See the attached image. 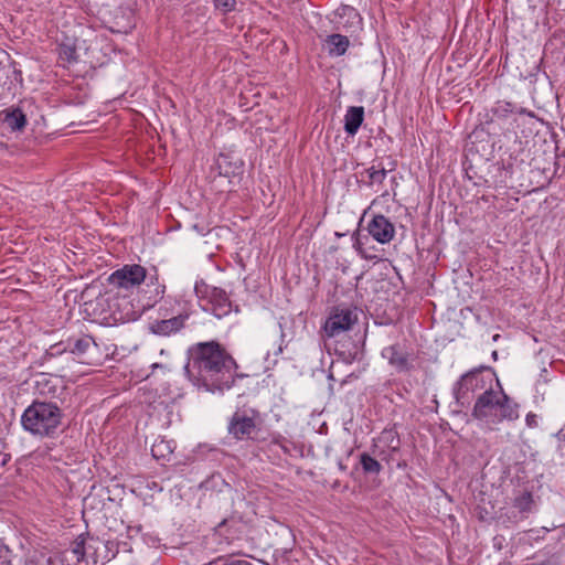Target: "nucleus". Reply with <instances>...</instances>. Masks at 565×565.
I'll list each match as a JSON object with an SVG mask.
<instances>
[{"label":"nucleus","instance_id":"f257e3e1","mask_svg":"<svg viewBox=\"0 0 565 565\" xmlns=\"http://www.w3.org/2000/svg\"><path fill=\"white\" fill-rule=\"evenodd\" d=\"M238 369L233 355L216 340L198 342L188 349L184 372L195 386L207 392L223 393L233 387L236 380L247 377Z\"/></svg>","mask_w":565,"mask_h":565},{"label":"nucleus","instance_id":"f03ea898","mask_svg":"<svg viewBox=\"0 0 565 565\" xmlns=\"http://www.w3.org/2000/svg\"><path fill=\"white\" fill-rule=\"evenodd\" d=\"M471 416L488 426H497L504 420L514 422L519 418V404L500 386L478 395Z\"/></svg>","mask_w":565,"mask_h":565},{"label":"nucleus","instance_id":"7ed1b4c3","mask_svg":"<svg viewBox=\"0 0 565 565\" xmlns=\"http://www.w3.org/2000/svg\"><path fill=\"white\" fill-rule=\"evenodd\" d=\"M63 409L54 402L33 401L21 416L23 429L41 438L53 437L62 425Z\"/></svg>","mask_w":565,"mask_h":565},{"label":"nucleus","instance_id":"20e7f679","mask_svg":"<svg viewBox=\"0 0 565 565\" xmlns=\"http://www.w3.org/2000/svg\"><path fill=\"white\" fill-rule=\"evenodd\" d=\"M493 382L500 387L494 371L490 366L476 367L463 375L454 386V396L458 404L466 406L470 404L472 396L480 392H486L493 387Z\"/></svg>","mask_w":565,"mask_h":565},{"label":"nucleus","instance_id":"39448f33","mask_svg":"<svg viewBox=\"0 0 565 565\" xmlns=\"http://www.w3.org/2000/svg\"><path fill=\"white\" fill-rule=\"evenodd\" d=\"M194 292L199 300L204 302L202 309L217 319L228 316L234 309L233 301L225 289L211 286L203 279L195 282Z\"/></svg>","mask_w":565,"mask_h":565},{"label":"nucleus","instance_id":"423d86ee","mask_svg":"<svg viewBox=\"0 0 565 565\" xmlns=\"http://www.w3.org/2000/svg\"><path fill=\"white\" fill-rule=\"evenodd\" d=\"M52 355H58L70 352L78 359V362L87 365H97V354L99 352L98 344L94 338L88 334L82 337H71L66 341H60L50 348Z\"/></svg>","mask_w":565,"mask_h":565},{"label":"nucleus","instance_id":"0eeeda50","mask_svg":"<svg viewBox=\"0 0 565 565\" xmlns=\"http://www.w3.org/2000/svg\"><path fill=\"white\" fill-rule=\"evenodd\" d=\"M527 141L523 143L521 140H515L513 147L510 148V160L509 166H520L522 163L527 162L532 170H537L543 172L544 174L551 173L547 178L551 179L556 169H553L557 166L556 157L552 151H543L542 159L541 156H534L530 158L531 149L526 148Z\"/></svg>","mask_w":565,"mask_h":565},{"label":"nucleus","instance_id":"6e6552de","mask_svg":"<svg viewBox=\"0 0 565 565\" xmlns=\"http://www.w3.org/2000/svg\"><path fill=\"white\" fill-rule=\"evenodd\" d=\"M262 424L263 419L257 411L252 409L250 415L246 412L237 411L230 419L228 433L237 440H265Z\"/></svg>","mask_w":565,"mask_h":565},{"label":"nucleus","instance_id":"1a4fd4ad","mask_svg":"<svg viewBox=\"0 0 565 565\" xmlns=\"http://www.w3.org/2000/svg\"><path fill=\"white\" fill-rule=\"evenodd\" d=\"M358 322V308L349 305L332 307L323 330L329 338H333L343 331H348Z\"/></svg>","mask_w":565,"mask_h":565},{"label":"nucleus","instance_id":"9d476101","mask_svg":"<svg viewBox=\"0 0 565 565\" xmlns=\"http://www.w3.org/2000/svg\"><path fill=\"white\" fill-rule=\"evenodd\" d=\"M244 172V162L237 156L230 152H221L214 164L211 167L210 178L216 182L217 178H226L227 183L233 184V178L242 175Z\"/></svg>","mask_w":565,"mask_h":565},{"label":"nucleus","instance_id":"9b49d317","mask_svg":"<svg viewBox=\"0 0 565 565\" xmlns=\"http://www.w3.org/2000/svg\"><path fill=\"white\" fill-rule=\"evenodd\" d=\"M514 114H526L530 117H534L533 111L519 107L508 100H497L491 108L487 109L483 114H480V116L482 118V124H486L488 129H494L495 125L505 121Z\"/></svg>","mask_w":565,"mask_h":565},{"label":"nucleus","instance_id":"f8f14e48","mask_svg":"<svg viewBox=\"0 0 565 565\" xmlns=\"http://www.w3.org/2000/svg\"><path fill=\"white\" fill-rule=\"evenodd\" d=\"M66 387L57 377L42 374L35 382L36 397L33 401L54 402L62 407Z\"/></svg>","mask_w":565,"mask_h":565},{"label":"nucleus","instance_id":"ddd939ff","mask_svg":"<svg viewBox=\"0 0 565 565\" xmlns=\"http://www.w3.org/2000/svg\"><path fill=\"white\" fill-rule=\"evenodd\" d=\"M117 554V546L113 541H103L88 535L86 565H105Z\"/></svg>","mask_w":565,"mask_h":565},{"label":"nucleus","instance_id":"4468645a","mask_svg":"<svg viewBox=\"0 0 565 565\" xmlns=\"http://www.w3.org/2000/svg\"><path fill=\"white\" fill-rule=\"evenodd\" d=\"M535 507L536 504L531 491H519V493L512 499L511 509H509L504 514H501L500 519L505 516L508 522L516 524L525 520L529 514L534 511Z\"/></svg>","mask_w":565,"mask_h":565},{"label":"nucleus","instance_id":"2eb2a0df","mask_svg":"<svg viewBox=\"0 0 565 565\" xmlns=\"http://www.w3.org/2000/svg\"><path fill=\"white\" fill-rule=\"evenodd\" d=\"M146 268L141 265H125L115 270L108 278V282L118 288H131L140 285L146 278Z\"/></svg>","mask_w":565,"mask_h":565},{"label":"nucleus","instance_id":"dca6fc26","mask_svg":"<svg viewBox=\"0 0 565 565\" xmlns=\"http://www.w3.org/2000/svg\"><path fill=\"white\" fill-rule=\"evenodd\" d=\"M366 231L380 244H388L395 236L394 224L383 214L373 215Z\"/></svg>","mask_w":565,"mask_h":565},{"label":"nucleus","instance_id":"f3484780","mask_svg":"<svg viewBox=\"0 0 565 565\" xmlns=\"http://www.w3.org/2000/svg\"><path fill=\"white\" fill-rule=\"evenodd\" d=\"M489 130L487 125L482 124L481 118L480 124L468 136L467 147L469 152L479 153L480 156L490 154L492 143Z\"/></svg>","mask_w":565,"mask_h":565},{"label":"nucleus","instance_id":"a211bd4d","mask_svg":"<svg viewBox=\"0 0 565 565\" xmlns=\"http://www.w3.org/2000/svg\"><path fill=\"white\" fill-rule=\"evenodd\" d=\"M189 319L188 312L179 313L169 319L154 320L149 323V331L156 335L169 337L182 330Z\"/></svg>","mask_w":565,"mask_h":565},{"label":"nucleus","instance_id":"6ab92c4d","mask_svg":"<svg viewBox=\"0 0 565 565\" xmlns=\"http://www.w3.org/2000/svg\"><path fill=\"white\" fill-rule=\"evenodd\" d=\"M382 356L386 359L388 364L395 367L397 372H408L412 369V364L408 360L409 353L404 351L398 343L384 348Z\"/></svg>","mask_w":565,"mask_h":565},{"label":"nucleus","instance_id":"aec40b11","mask_svg":"<svg viewBox=\"0 0 565 565\" xmlns=\"http://www.w3.org/2000/svg\"><path fill=\"white\" fill-rule=\"evenodd\" d=\"M364 107L350 106L344 115L343 129L348 136H355L364 121Z\"/></svg>","mask_w":565,"mask_h":565},{"label":"nucleus","instance_id":"412c9836","mask_svg":"<svg viewBox=\"0 0 565 565\" xmlns=\"http://www.w3.org/2000/svg\"><path fill=\"white\" fill-rule=\"evenodd\" d=\"M350 46L349 38L340 33L327 35L323 41V49L331 57H339L345 54Z\"/></svg>","mask_w":565,"mask_h":565},{"label":"nucleus","instance_id":"4be33fe9","mask_svg":"<svg viewBox=\"0 0 565 565\" xmlns=\"http://www.w3.org/2000/svg\"><path fill=\"white\" fill-rule=\"evenodd\" d=\"M214 530L216 534L225 536V539L231 542L237 539L238 534L242 532V518L231 514L228 518H224Z\"/></svg>","mask_w":565,"mask_h":565},{"label":"nucleus","instance_id":"5701e85b","mask_svg":"<svg viewBox=\"0 0 565 565\" xmlns=\"http://www.w3.org/2000/svg\"><path fill=\"white\" fill-rule=\"evenodd\" d=\"M337 15L342 20L340 23L345 29H361L362 17L359 11L349 4H341L337 9Z\"/></svg>","mask_w":565,"mask_h":565},{"label":"nucleus","instance_id":"b1692460","mask_svg":"<svg viewBox=\"0 0 565 565\" xmlns=\"http://www.w3.org/2000/svg\"><path fill=\"white\" fill-rule=\"evenodd\" d=\"M0 116H3V122L12 131H21L28 124L25 114L19 107L2 110Z\"/></svg>","mask_w":565,"mask_h":565},{"label":"nucleus","instance_id":"393cba45","mask_svg":"<svg viewBox=\"0 0 565 565\" xmlns=\"http://www.w3.org/2000/svg\"><path fill=\"white\" fill-rule=\"evenodd\" d=\"M88 535H89L88 532L79 534L71 543V547L64 552V555H66L68 552H71L74 555V557H75V563L76 564H79L82 562L86 563Z\"/></svg>","mask_w":565,"mask_h":565},{"label":"nucleus","instance_id":"a878e982","mask_svg":"<svg viewBox=\"0 0 565 565\" xmlns=\"http://www.w3.org/2000/svg\"><path fill=\"white\" fill-rule=\"evenodd\" d=\"M175 448L173 440L161 438L157 440L151 447L152 457L157 460L170 461Z\"/></svg>","mask_w":565,"mask_h":565},{"label":"nucleus","instance_id":"bb28decb","mask_svg":"<svg viewBox=\"0 0 565 565\" xmlns=\"http://www.w3.org/2000/svg\"><path fill=\"white\" fill-rule=\"evenodd\" d=\"M396 161L391 162V168L386 170L382 163H379L377 166H372L367 169H365V173L367 174L369 181L366 182L367 185H373L375 183L382 184L387 175L388 171H393L396 169Z\"/></svg>","mask_w":565,"mask_h":565},{"label":"nucleus","instance_id":"cd10ccee","mask_svg":"<svg viewBox=\"0 0 565 565\" xmlns=\"http://www.w3.org/2000/svg\"><path fill=\"white\" fill-rule=\"evenodd\" d=\"M359 462L363 473L366 476H377L383 470L381 462L369 452L360 454Z\"/></svg>","mask_w":565,"mask_h":565},{"label":"nucleus","instance_id":"c85d7f7f","mask_svg":"<svg viewBox=\"0 0 565 565\" xmlns=\"http://www.w3.org/2000/svg\"><path fill=\"white\" fill-rule=\"evenodd\" d=\"M381 439L387 444L391 452L399 450L401 439L398 433L395 429H384L382 431Z\"/></svg>","mask_w":565,"mask_h":565},{"label":"nucleus","instance_id":"c756f323","mask_svg":"<svg viewBox=\"0 0 565 565\" xmlns=\"http://www.w3.org/2000/svg\"><path fill=\"white\" fill-rule=\"evenodd\" d=\"M353 238H354L353 247L363 259H365V260H379L380 259V257L376 254L370 253L369 249H366L365 243L359 234L354 235Z\"/></svg>","mask_w":565,"mask_h":565},{"label":"nucleus","instance_id":"7c9ffc66","mask_svg":"<svg viewBox=\"0 0 565 565\" xmlns=\"http://www.w3.org/2000/svg\"><path fill=\"white\" fill-rule=\"evenodd\" d=\"M57 51L60 60L67 63H74L77 61V52L74 45L60 44Z\"/></svg>","mask_w":565,"mask_h":565},{"label":"nucleus","instance_id":"2f4dec72","mask_svg":"<svg viewBox=\"0 0 565 565\" xmlns=\"http://www.w3.org/2000/svg\"><path fill=\"white\" fill-rule=\"evenodd\" d=\"M204 565H253L249 561L233 558L231 556H218Z\"/></svg>","mask_w":565,"mask_h":565},{"label":"nucleus","instance_id":"473e14b6","mask_svg":"<svg viewBox=\"0 0 565 565\" xmlns=\"http://www.w3.org/2000/svg\"><path fill=\"white\" fill-rule=\"evenodd\" d=\"M205 489H215L218 488L222 491V488L225 487L231 490V486L225 482L220 473L212 475L207 480H205L202 484Z\"/></svg>","mask_w":565,"mask_h":565},{"label":"nucleus","instance_id":"72a5a7b5","mask_svg":"<svg viewBox=\"0 0 565 565\" xmlns=\"http://www.w3.org/2000/svg\"><path fill=\"white\" fill-rule=\"evenodd\" d=\"M214 8L223 15L233 12L236 9V0H213Z\"/></svg>","mask_w":565,"mask_h":565},{"label":"nucleus","instance_id":"f704fd0d","mask_svg":"<svg viewBox=\"0 0 565 565\" xmlns=\"http://www.w3.org/2000/svg\"><path fill=\"white\" fill-rule=\"evenodd\" d=\"M525 423L529 427L534 428L537 426V417L534 413H529L525 416Z\"/></svg>","mask_w":565,"mask_h":565},{"label":"nucleus","instance_id":"c9c22d12","mask_svg":"<svg viewBox=\"0 0 565 565\" xmlns=\"http://www.w3.org/2000/svg\"><path fill=\"white\" fill-rule=\"evenodd\" d=\"M8 550L4 553L0 552V565H12L11 561L8 557Z\"/></svg>","mask_w":565,"mask_h":565},{"label":"nucleus","instance_id":"e433bc0d","mask_svg":"<svg viewBox=\"0 0 565 565\" xmlns=\"http://www.w3.org/2000/svg\"><path fill=\"white\" fill-rule=\"evenodd\" d=\"M12 84H13V81L11 79L10 83L8 84V82H4L3 83V86H2V89L6 88V86L8 85L7 89H8V93H11V89H12Z\"/></svg>","mask_w":565,"mask_h":565},{"label":"nucleus","instance_id":"4c0bfd02","mask_svg":"<svg viewBox=\"0 0 565 565\" xmlns=\"http://www.w3.org/2000/svg\"><path fill=\"white\" fill-rule=\"evenodd\" d=\"M383 455H384V451H381L379 454V456L382 458V460H385L386 462H390L391 455H387V456H383Z\"/></svg>","mask_w":565,"mask_h":565},{"label":"nucleus","instance_id":"58836bf2","mask_svg":"<svg viewBox=\"0 0 565 565\" xmlns=\"http://www.w3.org/2000/svg\"><path fill=\"white\" fill-rule=\"evenodd\" d=\"M531 565H553V564L551 563V561H544V562H541V563H533Z\"/></svg>","mask_w":565,"mask_h":565},{"label":"nucleus","instance_id":"ea45409f","mask_svg":"<svg viewBox=\"0 0 565 565\" xmlns=\"http://www.w3.org/2000/svg\"><path fill=\"white\" fill-rule=\"evenodd\" d=\"M366 249H369L370 253H374V254H376V250H377L375 246L366 247Z\"/></svg>","mask_w":565,"mask_h":565},{"label":"nucleus","instance_id":"a19ab883","mask_svg":"<svg viewBox=\"0 0 565 565\" xmlns=\"http://www.w3.org/2000/svg\"><path fill=\"white\" fill-rule=\"evenodd\" d=\"M338 466H339L340 470H345L347 469V467L341 461L338 463Z\"/></svg>","mask_w":565,"mask_h":565},{"label":"nucleus","instance_id":"79ce46f5","mask_svg":"<svg viewBox=\"0 0 565 565\" xmlns=\"http://www.w3.org/2000/svg\"><path fill=\"white\" fill-rule=\"evenodd\" d=\"M275 445L280 446V448H282L285 452H287V449H286V447H284V445H280V444H279V443H277V441H275Z\"/></svg>","mask_w":565,"mask_h":565},{"label":"nucleus","instance_id":"37998d69","mask_svg":"<svg viewBox=\"0 0 565 565\" xmlns=\"http://www.w3.org/2000/svg\"><path fill=\"white\" fill-rule=\"evenodd\" d=\"M281 352H282V348H281V345H279L278 351L276 352V354H279Z\"/></svg>","mask_w":565,"mask_h":565},{"label":"nucleus","instance_id":"c03bdc74","mask_svg":"<svg viewBox=\"0 0 565 565\" xmlns=\"http://www.w3.org/2000/svg\"><path fill=\"white\" fill-rule=\"evenodd\" d=\"M110 31H111V33H116V32L119 33L120 32L119 30H115L113 28H110Z\"/></svg>","mask_w":565,"mask_h":565},{"label":"nucleus","instance_id":"a18cd8bd","mask_svg":"<svg viewBox=\"0 0 565 565\" xmlns=\"http://www.w3.org/2000/svg\"><path fill=\"white\" fill-rule=\"evenodd\" d=\"M225 191H227V192H232V191H233V189H232V186H230V188H228V189H226Z\"/></svg>","mask_w":565,"mask_h":565}]
</instances>
